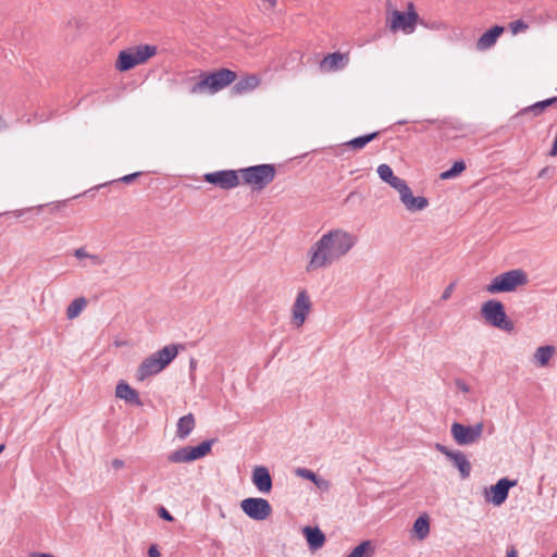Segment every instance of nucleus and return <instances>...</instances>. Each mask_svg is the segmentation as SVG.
Listing matches in <instances>:
<instances>
[{
	"label": "nucleus",
	"instance_id": "f257e3e1",
	"mask_svg": "<svg viewBox=\"0 0 557 557\" xmlns=\"http://www.w3.org/2000/svg\"><path fill=\"white\" fill-rule=\"evenodd\" d=\"M357 243V235L344 228L327 231L310 247L306 271L313 272L331 267L345 257Z\"/></svg>",
	"mask_w": 557,
	"mask_h": 557
},
{
	"label": "nucleus",
	"instance_id": "f03ea898",
	"mask_svg": "<svg viewBox=\"0 0 557 557\" xmlns=\"http://www.w3.org/2000/svg\"><path fill=\"white\" fill-rule=\"evenodd\" d=\"M237 78L236 72L230 69H219L213 72L200 71L198 81L190 85L189 92L196 94H215L230 86Z\"/></svg>",
	"mask_w": 557,
	"mask_h": 557
},
{
	"label": "nucleus",
	"instance_id": "7ed1b4c3",
	"mask_svg": "<svg viewBox=\"0 0 557 557\" xmlns=\"http://www.w3.org/2000/svg\"><path fill=\"white\" fill-rule=\"evenodd\" d=\"M178 349L176 345H166L149 357L145 358L139 364L136 379L140 382L160 373L165 369L172 360L177 356Z\"/></svg>",
	"mask_w": 557,
	"mask_h": 557
},
{
	"label": "nucleus",
	"instance_id": "20e7f679",
	"mask_svg": "<svg viewBox=\"0 0 557 557\" xmlns=\"http://www.w3.org/2000/svg\"><path fill=\"white\" fill-rule=\"evenodd\" d=\"M529 282L528 274L522 269H513L500 273L492 278L485 286L488 294H500L515 292L519 286H524Z\"/></svg>",
	"mask_w": 557,
	"mask_h": 557
},
{
	"label": "nucleus",
	"instance_id": "39448f33",
	"mask_svg": "<svg viewBox=\"0 0 557 557\" xmlns=\"http://www.w3.org/2000/svg\"><path fill=\"white\" fill-rule=\"evenodd\" d=\"M243 184L251 186L253 190H262L273 182L276 170L274 164H258L238 170Z\"/></svg>",
	"mask_w": 557,
	"mask_h": 557
},
{
	"label": "nucleus",
	"instance_id": "423d86ee",
	"mask_svg": "<svg viewBox=\"0 0 557 557\" xmlns=\"http://www.w3.org/2000/svg\"><path fill=\"white\" fill-rule=\"evenodd\" d=\"M481 315L486 323L502 331L511 332L515 329L513 322L506 314L504 304L499 300L485 301L481 307Z\"/></svg>",
	"mask_w": 557,
	"mask_h": 557
},
{
	"label": "nucleus",
	"instance_id": "0eeeda50",
	"mask_svg": "<svg viewBox=\"0 0 557 557\" xmlns=\"http://www.w3.org/2000/svg\"><path fill=\"white\" fill-rule=\"evenodd\" d=\"M387 23L391 32H403L405 35L412 34L418 24L426 26L425 21L420 18L417 12H401L398 10L391 12Z\"/></svg>",
	"mask_w": 557,
	"mask_h": 557
},
{
	"label": "nucleus",
	"instance_id": "6e6552de",
	"mask_svg": "<svg viewBox=\"0 0 557 557\" xmlns=\"http://www.w3.org/2000/svg\"><path fill=\"white\" fill-rule=\"evenodd\" d=\"M214 440H207L197 446H185L172 451L168 460L173 463L190 462L200 459L211 451Z\"/></svg>",
	"mask_w": 557,
	"mask_h": 557
},
{
	"label": "nucleus",
	"instance_id": "1a4fd4ad",
	"mask_svg": "<svg viewBox=\"0 0 557 557\" xmlns=\"http://www.w3.org/2000/svg\"><path fill=\"white\" fill-rule=\"evenodd\" d=\"M484 425L479 422L474 425H465L454 422L450 428L451 436L458 445H471L476 443L482 436Z\"/></svg>",
	"mask_w": 557,
	"mask_h": 557
},
{
	"label": "nucleus",
	"instance_id": "9d476101",
	"mask_svg": "<svg viewBox=\"0 0 557 557\" xmlns=\"http://www.w3.org/2000/svg\"><path fill=\"white\" fill-rule=\"evenodd\" d=\"M240 508L250 519L263 521L272 513V507L265 498L248 497L242 500Z\"/></svg>",
	"mask_w": 557,
	"mask_h": 557
},
{
	"label": "nucleus",
	"instance_id": "9b49d317",
	"mask_svg": "<svg viewBox=\"0 0 557 557\" xmlns=\"http://www.w3.org/2000/svg\"><path fill=\"white\" fill-rule=\"evenodd\" d=\"M238 174L239 172L236 170H220L206 173L203 181L221 189L230 190L240 184Z\"/></svg>",
	"mask_w": 557,
	"mask_h": 557
},
{
	"label": "nucleus",
	"instance_id": "f8f14e48",
	"mask_svg": "<svg viewBox=\"0 0 557 557\" xmlns=\"http://www.w3.org/2000/svg\"><path fill=\"white\" fill-rule=\"evenodd\" d=\"M435 448L453 462V465L458 469L462 479H468L470 476L471 463L462 451L451 450L447 446L440 443L435 445Z\"/></svg>",
	"mask_w": 557,
	"mask_h": 557
},
{
	"label": "nucleus",
	"instance_id": "ddd939ff",
	"mask_svg": "<svg viewBox=\"0 0 557 557\" xmlns=\"http://www.w3.org/2000/svg\"><path fill=\"white\" fill-rule=\"evenodd\" d=\"M311 300L306 289L298 292L292 307L293 320L297 326H301L311 310Z\"/></svg>",
	"mask_w": 557,
	"mask_h": 557
},
{
	"label": "nucleus",
	"instance_id": "4468645a",
	"mask_svg": "<svg viewBox=\"0 0 557 557\" xmlns=\"http://www.w3.org/2000/svg\"><path fill=\"white\" fill-rule=\"evenodd\" d=\"M397 191L399 193L400 201L405 208L411 212L421 211L429 206V200L425 197L413 196L407 182L404 183Z\"/></svg>",
	"mask_w": 557,
	"mask_h": 557
},
{
	"label": "nucleus",
	"instance_id": "2eb2a0df",
	"mask_svg": "<svg viewBox=\"0 0 557 557\" xmlns=\"http://www.w3.org/2000/svg\"><path fill=\"white\" fill-rule=\"evenodd\" d=\"M517 485L516 480H510L508 478L499 479L494 485H491L490 492L492 494L491 498L486 496L487 500L493 503L495 506L503 505L509 495V490Z\"/></svg>",
	"mask_w": 557,
	"mask_h": 557
},
{
	"label": "nucleus",
	"instance_id": "dca6fc26",
	"mask_svg": "<svg viewBox=\"0 0 557 557\" xmlns=\"http://www.w3.org/2000/svg\"><path fill=\"white\" fill-rule=\"evenodd\" d=\"M251 481L256 488L263 494H268L272 490V476L270 474L269 469L264 466H257L253 469Z\"/></svg>",
	"mask_w": 557,
	"mask_h": 557
},
{
	"label": "nucleus",
	"instance_id": "f3484780",
	"mask_svg": "<svg viewBox=\"0 0 557 557\" xmlns=\"http://www.w3.org/2000/svg\"><path fill=\"white\" fill-rule=\"evenodd\" d=\"M115 396L125 400L128 404L141 407L143 401L138 392L133 388L128 383L120 381L115 387Z\"/></svg>",
	"mask_w": 557,
	"mask_h": 557
},
{
	"label": "nucleus",
	"instance_id": "a211bd4d",
	"mask_svg": "<svg viewBox=\"0 0 557 557\" xmlns=\"http://www.w3.org/2000/svg\"><path fill=\"white\" fill-rule=\"evenodd\" d=\"M505 28L500 25H494L486 30L476 41V49L480 51L492 48L499 36L504 33Z\"/></svg>",
	"mask_w": 557,
	"mask_h": 557
},
{
	"label": "nucleus",
	"instance_id": "6ab92c4d",
	"mask_svg": "<svg viewBox=\"0 0 557 557\" xmlns=\"http://www.w3.org/2000/svg\"><path fill=\"white\" fill-rule=\"evenodd\" d=\"M259 84L260 78L257 75H245L233 85L232 92L234 95L247 94L256 89L259 86Z\"/></svg>",
	"mask_w": 557,
	"mask_h": 557
},
{
	"label": "nucleus",
	"instance_id": "aec40b11",
	"mask_svg": "<svg viewBox=\"0 0 557 557\" xmlns=\"http://www.w3.org/2000/svg\"><path fill=\"white\" fill-rule=\"evenodd\" d=\"M302 532L311 550H317L324 545L325 535L318 527H305Z\"/></svg>",
	"mask_w": 557,
	"mask_h": 557
},
{
	"label": "nucleus",
	"instance_id": "412c9836",
	"mask_svg": "<svg viewBox=\"0 0 557 557\" xmlns=\"http://www.w3.org/2000/svg\"><path fill=\"white\" fill-rule=\"evenodd\" d=\"M348 62V58L341 52H333L325 55L321 62V67L327 71H337L343 69Z\"/></svg>",
	"mask_w": 557,
	"mask_h": 557
},
{
	"label": "nucleus",
	"instance_id": "4be33fe9",
	"mask_svg": "<svg viewBox=\"0 0 557 557\" xmlns=\"http://www.w3.org/2000/svg\"><path fill=\"white\" fill-rule=\"evenodd\" d=\"M380 178L387 183L391 187H393L394 189L398 190L399 187L406 183L405 180L398 177V176H395L394 173H393V170L392 168L386 164V163H383V164H380L377 166V170H376Z\"/></svg>",
	"mask_w": 557,
	"mask_h": 557
},
{
	"label": "nucleus",
	"instance_id": "5701e85b",
	"mask_svg": "<svg viewBox=\"0 0 557 557\" xmlns=\"http://www.w3.org/2000/svg\"><path fill=\"white\" fill-rule=\"evenodd\" d=\"M196 421L193 413H187L181 417L176 425V436L178 438H186L195 429Z\"/></svg>",
	"mask_w": 557,
	"mask_h": 557
},
{
	"label": "nucleus",
	"instance_id": "b1692460",
	"mask_svg": "<svg viewBox=\"0 0 557 557\" xmlns=\"http://www.w3.org/2000/svg\"><path fill=\"white\" fill-rule=\"evenodd\" d=\"M137 65L145 63L149 58L157 54V46L153 45H139L133 48H129Z\"/></svg>",
	"mask_w": 557,
	"mask_h": 557
},
{
	"label": "nucleus",
	"instance_id": "393cba45",
	"mask_svg": "<svg viewBox=\"0 0 557 557\" xmlns=\"http://www.w3.org/2000/svg\"><path fill=\"white\" fill-rule=\"evenodd\" d=\"M557 102V97H552L542 101H537L534 104H531L524 109H522L517 116L525 115V114H532L534 116H537L543 113V111L550 107L552 104Z\"/></svg>",
	"mask_w": 557,
	"mask_h": 557
},
{
	"label": "nucleus",
	"instance_id": "a878e982",
	"mask_svg": "<svg viewBox=\"0 0 557 557\" xmlns=\"http://www.w3.org/2000/svg\"><path fill=\"white\" fill-rule=\"evenodd\" d=\"M136 65H137V63H136V60H135L131 49L123 50L119 53L116 62H115V67L120 72L129 71L133 67H135Z\"/></svg>",
	"mask_w": 557,
	"mask_h": 557
},
{
	"label": "nucleus",
	"instance_id": "bb28decb",
	"mask_svg": "<svg viewBox=\"0 0 557 557\" xmlns=\"http://www.w3.org/2000/svg\"><path fill=\"white\" fill-rule=\"evenodd\" d=\"M379 132L369 133L362 136L355 137L347 143L344 144V146L352 149V150H361L364 148L369 143L377 138Z\"/></svg>",
	"mask_w": 557,
	"mask_h": 557
},
{
	"label": "nucleus",
	"instance_id": "cd10ccee",
	"mask_svg": "<svg viewBox=\"0 0 557 557\" xmlns=\"http://www.w3.org/2000/svg\"><path fill=\"white\" fill-rule=\"evenodd\" d=\"M375 553V546L372 541H363L356 546L346 557H372Z\"/></svg>",
	"mask_w": 557,
	"mask_h": 557
},
{
	"label": "nucleus",
	"instance_id": "c85d7f7f",
	"mask_svg": "<svg viewBox=\"0 0 557 557\" xmlns=\"http://www.w3.org/2000/svg\"><path fill=\"white\" fill-rule=\"evenodd\" d=\"M413 531L416 532L418 539L423 540L430 533V519L428 515L419 516L413 523Z\"/></svg>",
	"mask_w": 557,
	"mask_h": 557
},
{
	"label": "nucleus",
	"instance_id": "c756f323",
	"mask_svg": "<svg viewBox=\"0 0 557 557\" xmlns=\"http://www.w3.org/2000/svg\"><path fill=\"white\" fill-rule=\"evenodd\" d=\"M554 352H555L554 346L545 345V346H541L536 349L534 357L541 367H545L548 364V361L553 357Z\"/></svg>",
	"mask_w": 557,
	"mask_h": 557
},
{
	"label": "nucleus",
	"instance_id": "7c9ffc66",
	"mask_svg": "<svg viewBox=\"0 0 557 557\" xmlns=\"http://www.w3.org/2000/svg\"><path fill=\"white\" fill-rule=\"evenodd\" d=\"M86 306V299L84 297H79L74 299L69 307L66 308V318L69 320L75 319L81 314L83 309Z\"/></svg>",
	"mask_w": 557,
	"mask_h": 557
},
{
	"label": "nucleus",
	"instance_id": "2f4dec72",
	"mask_svg": "<svg viewBox=\"0 0 557 557\" xmlns=\"http://www.w3.org/2000/svg\"><path fill=\"white\" fill-rule=\"evenodd\" d=\"M465 170H466V163L462 160L456 161V162H454V164L451 165L450 169L442 172L440 177L442 180L454 178V177H457L459 174H461Z\"/></svg>",
	"mask_w": 557,
	"mask_h": 557
},
{
	"label": "nucleus",
	"instance_id": "473e14b6",
	"mask_svg": "<svg viewBox=\"0 0 557 557\" xmlns=\"http://www.w3.org/2000/svg\"><path fill=\"white\" fill-rule=\"evenodd\" d=\"M295 474L299 478L309 480L311 482H315V479L318 476V474H315L312 470L307 468H296Z\"/></svg>",
	"mask_w": 557,
	"mask_h": 557
},
{
	"label": "nucleus",
	"instance_id": "72a5a7b5",
	"mask_svg": "<svg viewBox=\"0 0 557 557\" xmlns=\"http://www.w3.org/2000/svg\"><path fill=\"white\" fill-rule=\"evenodd\" d=\"M528 24L522 20H516L509 24V28L513 35L528 29Z\"/></svg>",
	"mask_w": 557,
	"mask_h": 557
},
{
	"label": "nucleus",
	"instance_id": "f704fd0d",
	"mask_svg": "<svg viewBox=\"0 0 557 557\" xmlns=\"http://www.w3.org/2000/svg\"><path fill=\"white\" fill-rule=\"evenodd\" d=\"M158 515L161 519L172 522L174 520V517L171 515V512L165 509L163 506H160L158 508Z\"/></svg>",
	"mask_w": 557,
	"mask_h": 557
},
{
	"label": "nucleus",
	"instance_id": "c9c22d12",
	"mask_svg": "<svg viewBox=\"0 0 557 557\" xmlns=\"http://www.w3.org/2000/svg\"><path fill=\"white\" fill-rule=\"evenodd\" d=\"M318 488L327 491L330 488V482L321 476H317L315 482H312Z\"/></svg>",
	"mask_w": 557,
	"mask_h": 557
},
{
	"label": "nucleus",
	"instance_id": "e433bc0d",
	"mask_svg": "<svg viewBox=\"0 0 557 557\" xmlns=\"http://www.w3.org/2000/svg\"><path fill=\"white\" fill-rule=\"evenodd\" d=\"M140 174H141L140 172L127 174V175H124L123 177H121L117 182H123L125 184H129V183L134 182Z\"/></svg>",
	"mask_w": 557,
	"mask_h": 557
},
{
	"label": "nucleus",
	"instance_id": "4c0bfd02",
	"mask_svg": "<svg viewBox=\"0 0 557 557\" xmlns=\"http://www.w3.org/2000/svg\"><path fill=\"white\" fill-rule=\"evenodd\" d=\"M74 256L77 259H84V258H88L89 253L86 251L85 248L81 247V248H77L74 250Z\"/></svg>",
	"mask_w": 557,
	"mask_h": 557
},
{
	"label": "nucleus",
	"instance_id": "58836bf2",
	"mask_svg": "<svg viewBox=\"0 0 557 557\" xmlns=\"http://www.w3.org/2000/svg\"><path fill=\"white\" fill-rule=\"evenodd\" d=\"M148 556L149 557H160V552L157 547V545H151L148 549Z\"/></svg>",
	"mask_w": 557,
	"mask_h": 557
},
{
	"label": "nucleus",
	"instance_id": "ea45409f",
	"mask_svg": "<svg viewBox=\"0 0 557 557\" xmlns=\"http://www.w3.org/2000/svg\"><path fill=\"white\" fill-rule=\"evenodd\" d=\"M453 288H454V284H449L443 292L442 299H444V300L448 299L451 295Z\"/></svg>",
	"mask_w": 557,
	"mask_h": 557
},
{
	"label": "nucleus",
	"instance_id": "a19ab883",
	"mask_svg": "<svg viewBox=\"0 0 557 557\" xmlns=\"http://www.w3.org/2000/svg\"><path fill=\"white\" fill-rule=\"evenodd\" d=\"M88 259L92 261L94 264L100 265L103 261L98 255H91L89 253Z\"/></svg>",
	"mask_w": 557,
	"mask_h": 557
},
{
	"label": "nucleus",
	"instance_id": "79ce46f5",
	"mask_svg": "<svg viewBox=\"0 0 557 557\" xmlns=\"http://www.w3.org/2000/svg\"><path fill=\"white\" fill-rule=\"evenodd\" d=\"M549 156H552V157L557 156V133H556V136H555V139H554L552 149L549 151Z\"/></svg>",
	"mask_w": 557,
	"mask_h": 557
},
{
	"label": "nucleus",
	"instance_id": "37998d69",
	"mask_svg": "<svg viewBox=\"0 0 557 557\" xmlns=\"http://www.w3.org/2000/svg\"><path fill=\"white\" fill-rule=\"evenodd\" d=\"M506 557H518V552L515 546L508 548Z\"/></svg>",
	"mask_w": 557,
	"mask_h": 557
},
{
	"label": "nucleus",
	"instance_id": "c03bdc74",
	"mask_svg": "<svg viewBox=\"0 0 557 557\" xmlns=\"http://www.w3.org/2000/svg\"><path fill=\"white\" fill-rule=\"evenodd\" d=\"M123 465H124V462H123V460H121V459H114V460L112 461V466H113V468H115V469L122 468V467H123Z\"/></svg>",
	"mask_w": 557,
	"mask_h": 557
},
{
	"label": "nucleus",
	"instance_id": "a18cd8bd",
	"mask_svg": "<svg viewBox=\"0 0 557 557\" xmlns=\"http://www.w3.org/2000/svg\"><path fill=\"white\" fill-rule=\"evenodd\" d=\"M425 24H426V26H425L426 28H432V29H440L441 28V24L436 23V22H433L431 24L425 22Z\"/></svg>",
	"mask_w": 557,
	"mask_h": 557
},
{
	"label": "nucleus",
	"instance_id": "49530a36",
	"mask_svg": "<svg viewBox=\"0 0 557 557\" xmlns=\"http://www.w3.org/2000/svg\"><path fill=\"white\" fill-rule=\"evenodd\" d=\"M407 12H416L414 4L409 2L407 5Z\"/></svg>",
	"mask_w": 557,
	"mask_h": 557
},
{
	"label": "nucleus",
	"instance_id": "de8ad7c7",
	"mask_svg": "<svg viewBox=\"0 0 557 557\" xmlns=\"http://www.w3.org/2000/svg\"><path fill=\"white\" fill-rule=\"evenodd\" d=\"M460 389L463 391V392H468L469 388L467 386V384L462 383L461 385H459Z\"/></svg>",
	"mask_w": 557,
	"mask_h": 557
},
{
	"label": "nucleus",
	"instance_id": "09e8293b",
	"mask_svg": "<svg viewBox=\"0 0 557 557\" xmlns=\"http://www.w3.org/2000/svg\"><path fill=\"white\" fill-rule=\"evenodd\" d=\"M196 367V361L194 359L190 360V368H195Z\"/></svg>",
	"mask_w": 557,
	"mask_h": 557
},
{
	"label": "nucleus",
	"instance_id": "8fccbe9b",
	"mask_svg": "<svg viewBox=\"0 0 557 557\" xmlns=\"http://www.w3.org/2000/svg\"><path fill=\"white\" fill-rule=\"evenodd\" d=\"M5 448V445L4 444H0V454L4 450Z\"/></svg>",
	"mask_w": 557,
	"mask_h": 557
},
{
	"label": "nucleus",
	"instance_id": "3c124183",
	"mask_svg": "<svg viewBox=\"0 0 557 557\" xmlns=\"http://www.w3.org/2000/svg\"><path fill=\"white\" fill-rule=\"evenodd\" d=\"M545 172H546V169H543V170L540 172L539 176H543V175H545Z\"/></svg>",
	"mask_w": 557,
	"mask_h": 557
},
{
	"label": "nucleus",
	"instance_id": "603ef678",
	"mask_svg": "<svg viewBox=\"0 0 557 557\" xmlns=\"http://www.w3.org/2000/svg\"><path fill=\"white\" fill-rule=\"evenodd\" d=\"M48 119H49V117H45V119L40 117V122L48 121Z\"/></svg>",
	"mask_w": 557,
	"mask_h": 557
},
{
	"label": "nucleus",
	"instance_id": "864d4df0",
	"mask_svg": "<svg viewBox=\"0 0 557 557\" xmlns=\"http://www.w3.org/2000/svg\"><path fill=\"white\" fill-rule=\"evenodd\" d=\"M406 121H398V124H405Z\"/></svg>",
	"mask_w": 557,
	"mask_h": 557
},
{
	"label": "nucleus",
	"instance_id": "5fc2aeb1",
	"mask_svg": "<svg viewBox=\"0 0 557 557\" xmlns=\"http://www.w3.org/2000/svg\"><path fill=\"white\" fill-rule=\"evenodd\" d=\"M552 557H557V550L553 554Z\"/></svg>",
	"mask_w": 557,
	"mask_h": 557
}]
</instances>
